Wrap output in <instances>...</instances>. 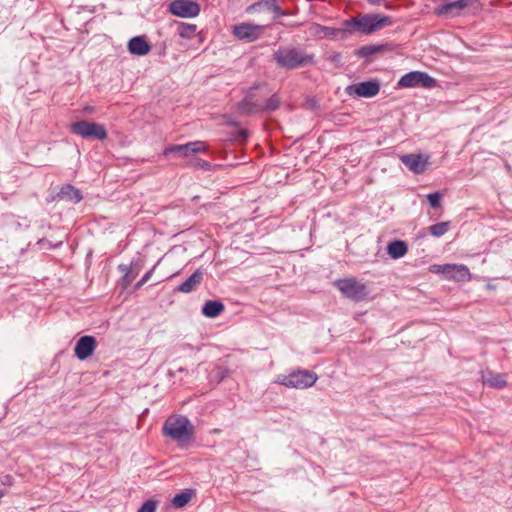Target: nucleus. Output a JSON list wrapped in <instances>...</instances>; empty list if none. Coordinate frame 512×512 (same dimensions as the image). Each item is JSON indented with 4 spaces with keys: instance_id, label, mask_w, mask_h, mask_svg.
Returning <instances> with one entry per match:
<instances>
[{
    "instance_id": "nucleus-1",
    "label": "nucleus",
    "mask_w": 512,
    "mask_h": 512,
    "mask_svg": "<svg viewBox=\"0 0 512 512\" xmlns=\"http://www.w3.org/2000/svg\"><path fill=\"white\" fill-rule=\"evenodd\" d=\"M163 434L176 441L180 448H188L195 441L194 426L183 415H173L166 419Z\"/></svg>"
},
{
    "instance_id": "nucleus-2",
    "label": "nucleus",
    "mask_w": 512,
    "mask_h": 512,
    "mask_svg": "<svg viewBox=\"0 0 512 512\" xmlns=\"http://www.w3.org/2000/svg\"><path fill=\"white\" fill-rule=\"evenodd\" d=\"M276 64L286 70H294L315 64L313 54H308L303 49L288 46L281 47L273 53Z\"/></svg>"
},
{
    "instance_id": "nucleus-3",
    "label": "nucleus",
    "mask_w": 512,
    "mask_h": 512,
    "mask_svg": "<svg viewBox=\"0 0 512 512\" xmlns=\"http://www.w3.org/2000/svg\"><path fill=\"white\" fill-rule=\"evenodd\" d=\"M392 24V19L386 15L380 14H364L353 17L343 22V31H357L361 34L369 35L386 26Z\"/></svg>"
},
{
    "instance_id": "nucleus-4",
    "label": "nucleus",
    "mask_w": 512,
    "mask_h": 512,
    "mask_svg": "<svg viewBox=\"0 0 512 512\" xmlns=\"http://www.w3.org/2000/svg\"><path fill=\"white\" fill-rule=\"evenodd\" d=\"M271 94L266 84L250 87L245 97L237 103V109L241 114L253 115L262 113L265 99Z\"/></svg>"
},
{
    "instance_id": "nucleus-5",
    "label": "nucleus",
    "mask_w": 512,
    "mask_h": 512,
    "mask_svg": "<svg viewBox=\"0 0 512 512\" xmlns=\"http://www.w3.org/2000/svg\"><path fill=\"white\" fill-rule=\"evenodd\" d=\"M335 286L345 297L355 302L363 301L369 294L367 286L355 278L339 279L335 281Z\"/></svg>"
},
{
    "instance_id": "nucleus-6",
    "label": "nucleus",
    "mask_w": 512,
    "mask_h": 512,
    "mask_svg": "<svg viewBox=\"0 0 512 512\" xmlns=\"http://www.w3.org/2000/svg\"><path fill=\"white\" fill-rule=\"evenodd\" d=\"M317 378L316 373L312 371L297 370L279 377L278 383L289 388L305 389L313 386Z\"/></svg>"
},
{
    "instance_id": "nucleus-7",
    "label": "nucleus",
    "mask_w": 512,
    "mask_h": 512,
    "mask_svg": "<svg viewBox=\"0 0 512 512\" xmlns=\"http://www.w3.org/2000/svg\"><path fill=\"white\" fill-rule=\"evenodd\" d=\"M70 131L85 139L105 140L107 138V130L104 125L86 120L72 123Z\"/></svg>"
},
{
    "instance_id": "nucleus-8",
    "label": "nucleus",
    "mask_w": 512,
    "mask_h": 512,
    "mask_svg": "<svg viewBox=\"0 0 512 512\" xmlns=\"http://www.w3.org/2000/svg\"><path fill=\"white\" fill-rule=\"evenodd\" d=\"M431 271L442 275L446 280L464 282L471 279L468 267L463 264L433 265Z\"/></svg>"
},
{
    "instance_id": "nucleus-9",
    "label": "nucleus",
    "mask_w": 512,
    "mask_h": 512,
    "mask_svg": "<svg viewBox=\"0 0 512 512\" xmlns=\"http://www.w3.org/2000/svg\"><path fill=\"white\" fill-rule=\"evenodd\" d=\"M478 4L477 0H456L441 4L436 8V14L446 17H457L464 13V11Z\"/></svg>"
},
{
    "instance_id": "nucleus-10",
    "label": "nucleus",
    "mask_w": 512,
    "mask_h": 512,
    "mask_svg": "<svg viewBox=\"0 0 512 512\" xmlns=\"http://www.w3.org/2000/svg\"><path fill=\"white\" fill-rule=\"evenodd\" d=\"M169 12L182 18L196 17L200 13V6L192 0H174L169 5Z\"/></svg>"
},
{
    "instance_id": "nucleus-11",
    "label": "nucleus",
    "mask_w": 512,
    "mask_h": 512,
    "mask_svg": "<svg viewBox=\"0 0 512 512\" xmlns=\"http://www.w3.org/2000/svg\"><path fill=\"white\" fill-rule=\"evenodd\" d=\"M380 91V83L377 80L363 81L347 86L346 93L349 96L371 98Z\"/></svg>"
},
{
    "instance_id": "nucleus-12",
    "label": "nucleus",
    "mask_w": 512,
    "mask_h": 512,
    "mask_svg": "<svg viewBox=\"0 0 512 512\" xmlns=\"http://www.w3.org/2000/svg\"><path fill=\"white\" fill-rule=\"evenodd\" d=\"M401 162L413 173L422 174L428 165L429 156L424 154H406L401 156Z\"/></svg>"
},
{
    "instance_id": "nucleus-13",
    "label": "nucleus",
    "mask_w": 512,
    "mask_h": 512,
    "mask_svg": "<svg viewBox=\"0 0 512 512\" xmlns=\"http://www.w3.org/2000/svg\"><path fill=\"white\" fill-rule=\"evenodd\" d=\"M97 347L96 339L93 336H82L76 342L74 347L75 356L79 360H86L89 358Z\"/></svg>"
},
{
    "instance_id": "nucleus-14",
    "label": "nucleus",
    "mask_w": 512,
    "mask_h": 512,
    "mask_svg": "<svg viewBox=\"0 0 512 512\" xmlns=\"http://www.w3.org/2000/svg\"><path fill=\"white\" fill-rule=\"evenodd\" d=\"M260 34V26L249 23H241L234 26L233 35L239 40L255 41Z\"/></svg>"
},
{
    "instance_id": "nucleus-15",
    "label": "nucleus",
    "mask_w": 512,
    "mask_h": 512,
    "mask_svg": "<svg viewBox=\"0 0 512 512\" xmlns=\"http://www.w3.org/2000/svg\"><path fill=\"white\" fill-rule=\"evenodd\" d=\"M128 51L132 55L144 56L151 51V45L145 36H135L128 42Z\"/></svg>"
},
{
    "instance_id": "nucleus-16",
    "label": "nucleus",
    "mask_w": 512,
    "mask_h": 512,
    "mask_svg": "<svg viewBox=\"0 0 512 512\" xmlns=\"http://www.w3.org/2000/svg\"><path fill=\"white\" fill-rule=\"evenodd\" d=\"M140 269L141 265L134 262H132L131 265L120 264L118 266V270L123 273V277L121 278V286L123 289H127L130 286L138 276Z\"/></svg>"
},
{
    "instance_id": "nucleus-17",
    "label": "nucleus",
    "mask_w": 512,
    "mask_h": 512,
    "mask_svg": "<svg viewBox=\"0 0 512 512\" xmlns=\"http://www.w3.org/2000/svg\"><path fill=\"white\" fill-rule=\"evenodd\" d=\"M203 280V272L197 269L190 277L177 287V291L182 293H190L196 289Z\"/></svg>"
},
{
    "instance_id": "nucleus-18",
    "label": "nucleus",
    "mask_w": 512,
    "mask_h": 512,
    "mask_svg": "<svg viewBox=\"0 0 512 512\" xmlns=\"http://www.w3.org/2000/svg\"><path fill=\"white\" fill-rule=\"evenodd\" d=\"M58 197L72 203H78L83 198L80 190L70 184L61 187L60 191L58 192Z\"/></svg>"
},
{
    "instance_id": "nucleus-19",
    "label": "nucleus",
    "mask_w": 512,
    "mask_h": 512,
    "mask_svg": "<svg viewBox=\"0 0 512 512\" xmlns=\"http://www.w3.org/2000/svg\"><path fill=\"white\" fill-rule=\"evenodd\" d=\"M196 495V490L192 488H188L183 490L182 492L176 494L172 500L171 504L173 507L180 509L185 507L192 498Z\"/></svg>"
},
{
    "instance_id": "nucleus-20",
    "label": "nucleus",
    "mask_w": 512,
    "mask_h": 512,
    "mask_svg": "<svg viewBox=\"0 0 512 512\" xmlns=\"http://www.w3.org/2000/svg\"><path fill=\"white\" fill-rule=\"evenodd\" d=\"M225 307L221 301L208 300L202 307V313L208 318H215L224 311Z\"/></svg>"
},
{
    "instance_id": "nucleus-21",
    "label": "nucleus",
    "mask_w": 512,
    "mask_h": 512,
    "mask_svg": "<svg viewBox=\"0 0 512 512\" xmlns=\"http://www.w3.org/2000/svg\"><path fill=\"white\" fill-rule=\"evenodd\" d=\"M408 251L407 244L402 240H394L387 246V253L393 259H399L405 256Z\"/></svg>"
},
{
    "instance_id": "nucleus-22",
    "label": "nucleus",
    "mask_w": 512,
    "mask_h": 512,
    "mask_svg": "<svg viewBox=\"0 0 512 512\" xmlns=\"http://www.w3.org/2000/svg\"><path fill=\"white\" fill-rule=\"evenodd\" d=\"M483 383L495 389H502L507 385L504 374H494L491 372H489L487 376L483 377Z\"/></svg>"
},
{
    "instance_id": "nucleus-23",
    "label": "nucleus",
    "mask_w": 512,
    "mask_h": 512,
    "mask_svg": "<svg viewBox=\"0 0 512 512\" xmlns=\"http://www.w3.org/2000/svg\"><path fill=\"white\" fill-rule=\"evenodd\" d=\"M419 71H412L403 75L398 81L399 87H417L419 86Z\"/></svg>"
},
{
    "instance_id": "nucleus-24",
    "label": "nucleus",
    "mask_w": 512,
    "mask_h": 512,
    "mask_svg": "<svg viewBox=\"0 0 512 512\" xmlns=\"http://www.w3.org/2000/svg\"><path fill=\"white\" fill-rule=\"evenodd\" d=\"M262 6L267 10L274 12L277 16L282 15V9L276 0H262L251 5L249 9H257Z\"/></svg>"
},
{
    "instance_id": "nucleus-25",
    "label": "nucleus",
    "mask_w": 512,
    "mask_h": 512,
    "mask_svg": "<svg viewBox=\"0 0 512 512\" xmlns=\"http://www.w3.org/2000/svg\"><path fill=\"white\" fill-rule=\"evenodd\" d=\"M164 156H175V157H188L189 153L186 148V144L183 145H170L163 150Z\"/></svg>"
},
{
    "instance_id": "nucleus-26",
    "label": "nucleus",
    "mask_w": 512,
    "mask_h": 512,
    "mask_svg": "<svg viewBox=\"0 0 512 512\" xmlns=\"http://www.w3.org/2000/svg\"><path fill=\"white\" fill-rule=\"evenodd\" d=\"M197 33V26L195 24L180 23L178 25V34L184 39H192Z\"/></svg>"
},
{
    "instance_id": "nucleus-27",
    "label": "nucleus",
    "mask_w": 512,
    "mask_h": 512,
    "mask_svg": "<svg viewBox=\"0 0 512 512\" xmlns=\"http://www.w3.org/2000/svg\"><path fill=\"white\" fill-rule=\"evenodd\" d=\"M280 107V98L277 94L269 95L264 102L263 111L262 112H273Z\"/></svg>"
},
{
    "instance_id": "nucleus-28",
    "label": "nucleus",
    "mask_w": 512,
    "mask_h": 512,
    "mask_svg": "<svg viewBox=\"0 0 512 512\" xmlns=\"http://www.w3.org/2000/svg\"><path fill=\"white\" fill-rule=\"evenodd\" d=\"M450 227L449 221H444L440 223L433 224L429 227L430 234L434 237H441L443 236Z\"/></svg>"
},
{
    "instance_id": "nucleus-29",
    "label": "nucleus",
    "mask_w": 512,
    "mask_h": 512,
    "mask_svg": "<svg viewBox=\"0 0 512 512\" xmlns=\"http://www.w3.org/2000/svg\"><path fill=\"white\" fill-rule=\"evenodd\" d=\"M186 148L189 155L207 151V145L203 141L188 142L186 143Z\"/></svg>"
},
{
    "instance_id": "nucleus-30",
    "label": "nucleus",
    "mask_w": 512,
    "mask_h": 512,
    "mask_svg": "<svg viewBox=\"0 0 512 512\" xmlns=\"http://www.w3.org/2000/svg\"><path fill=\"white\" fill-rule=\"evenodd\" d=\"M380 51V47L376 45H365L357 50V56L367 58Z\"/></svg>"
},
{
    "instance_id": "nucleus-31",
    "label": "nucleus",
    "mask_w": 512,
    "mask_h": 512,
    "mask_svg": "<svg viewBox=\"0 0 512 512\" xmlns=\"http://www.w3.org/2000/svg\"><path fill=\"white\" fill-rule=\"evenodd\" d=\"M419 86L424 88H432L436 86V80L426 72L419 71Z\"/></svg>"
},
{
    "instance_id": "nucleus-32",
    "label": "nucleus",
    "mask_w": 512,
    "mask_h": 512,
    "mask_svg": "<svg viewBox=\"0 0 512 512\" xmlns=\"http://www.w3.org/2000/svg\"><path fill=\"white\" fill-rule=\"evenodd\" d=\"M230 374V370L227 367L224 366H216L213 370V377L217 379L218 382L223 381L225 378H227Z\"/></svg>"
},
{
    "instance_id": "nucleus-33",
    "label": "nucleus",
    "mask_w": 512,
    "mask_h": 512,
    "mask_svg": "<svg viewBox=\"0 0 512 512\" xmlns=\"http://www.w3.org/2000/svg\"><path fill=\"white\" fill-rule=\"evenodd\" d=\"M189 165L194 168L203 169L209 171L212 167L211 163L200 158H193L190 160Z\"/></svg>"
},
{
    "instance_id": "nucleus-34",
    "label": "nucleus",
    "mask_w": 512,
    "mask_h": 512,
    "mask_svg": "<svg viewBox=\"0 0 512 512\" xmlns=\"http://www.w3.org/2000/svg\"><path fill=\"white\" fill-rule=\"evenodd\" d=\"M441 194L439 192L430 193L427 195V200L432 208H439L441 206Z\"/></svg>"
},
{
    "instance_id": "nucleus-35",
    "label": "nucleus",
    "mask_w": 512,
    "mask_h": 512,
    "mask_svg": "<svg viewBox=\"0 0 512 512\" xmlns=\"http://www.w3.org/2000/svg\"><path fill=\"white\" fill-rule=\"evenodd\" d=\"M156 268V265L153 266L149 271H147L144 276L141 278V280H139L136 284H135V287L134 289L135 290H139L145 283H147V281L151 278L154 270Z\"/></svg>"
},
{
    "instance_id": "nucleus-36",
    "label": "nucleus",
    "mask_w": 512,
    "mask_h": 512,
    "mask_svg": "<svg viewBox=\"0 0 512 512\" xmlns=\"http://www.w3.org/2000/svg\"><path fill=\"white\" fill-rule=\"evenodd\" d=\"M156 502L153 500L146 501L138 510V512H155L156 511Z\"/></svg>"
},
{
    "instance_id": "nucleus-37",
    "label": "nucleus",
    "mask_w": 512,
    "mask_h": 512,
    "mask_svg": "<svg viewBox=\"0 0 512 512\" xmlns=\"http://www.w3.org/2000/svg\"><path fill=\"white\" fill-rule=\"evenodd\" d=\"M14 483V478L9 475V474H6V475H3L0 477V484L1 485H4V486H12Z\"/></svg>"
},
{
    "instance_id": "nucleus-38",
    "label": "nucleus",
    "mask_w": 512,
    "mask_h": 512,
    "mask_svg": "<svg viewBox=\"0 0 512 512\" xmlns=\"http://www.w3.org/2000/svg\"><path fill=\"white\" fill-rule=\"evenodd\" d=\"M371 5H380L382 0H367Z\"/></svg>"
},
{
    "instance_id": "nucleus-39",
    "label": "nucleus",
    "mask_w": 512,
    "mask_h": 512,
    "mask_svg": "<svg viewBox=\"0 0 512 512\" xmlns=\"http://www.w3.org/2000/svg\"><path fill=\"white\" fill-rule=\"evenodd\" d=\"M327 31H329L328 33H326L327 35H334V32L335 30L334 29H331V28H325Z\"/></svg>"
},
{
    "instance_id": "nucleus-40",
    "label": "nucleus",
    "mask_w": 512,
    "mask_h": 512,
    "mask_svg": "<svg viewBox=\"0 0 512 512\" xmlns=\"http://www.w3.org/2000/svg\"><path fill=\"white\" fill-rule=\"evenodd\" d=\"M242 134H243V136H244V137H247V136H248L247 132H245V131H244V132H242Z\"/></svg>"
}]
</instances>
